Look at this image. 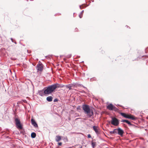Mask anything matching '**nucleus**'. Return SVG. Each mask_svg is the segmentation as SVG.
Segmentation results:
<instances>
[{
	"mask_svg": "<svg viewBox=\"0 0 148 148\" xmlns=\"http://www.w3.org/2000/svg\"><path fill=\"white\" fill-rule=\"evenodd\" d=\"M111 123L112 124L115 126H117L119 124L118 120L115 117L112 118V120L111 121Z\"/></svg>",
	"mask_w": 148,
	"mask_h": 148,
	"instance_id": "nucleus-3",
	"label": "nucleus"
},
{
	"mask_svg": "<svg viewBox=\"0 0 148 148\" xmlns=\"http://www.w3.org/2000/svg\"><path fill=\"white\" fill-rule=\"evenodd\" d=\"M58 101V99H55L54 100V102H56Z\"/></svg>",
	"mask_w": 148,
	"mask_h": 148,
	"instance_id": "nucleus-19",
	"label": "nucleus"
},
{
	"mask_svg": "<svg viewBox=\"0 0 148 148\" xmlns=\"http://www.w3.org/2000/svg\"><path fill=\"white\" fill-rule=\"evenodd\" d=\"M82 14H80L79 15V17L80 18H81L82 17Z\"/></svg>",
	"mask_w": 148,
	"mask_h": 148,
	"instance_id": "nucleus-20",
	"label": "nucleus"
},
{
	"mask_svg": "<svg viewBox=\"0 0 148 148\" xmlns=\"http://www.w3.org/2000/svg\"><path fill=\"white\" fill-rule=\"evenodd\" d=\"M22 101L26 103L27 102V101L25 100H23Z\"/></svg>",
	"mask_w": 148,
	"mask_h": 148,
	"instance_id": "nucleus-24",
	"label": "nucleus"
},
{
	"mask_svg": "<svg viewBox=\"0 0 148 148\" xmlns=\"http://www.w3.org/2000/svg\"><path fill=\"white\" fill-rule=\"evenodd\" d=\"M38 93L39 95L42 96H44V95L45 94L44 93V90H43L39 91Z\"/></svg>",
	"mask_w": 148,
	"mask_h": 148,
	"instance_id": "nucleus-12",
	"label": "nucleus"
},
{
	"mask_svg": "<svg viewBox=\"0 0 148 148\" xmlns=\"http://www.w3.org/2000/svg\"><path fill=\"white\" fill-rule=\"evenodd\" d=\"M80 8H81V6H80Z\"/></svg>",
	"mask_w": 148,
	"mask_h": 148,
	"instance_id": "nucleus-27",
	"label": "nucleus"
},
{
	"mask_svg": "<svg viewBox=\"0 0 148 148\" xmlns=\"http://www.w3.org/2000/svg\"><path fill=\"white\" fill-rule=\"evenodd\" d=\"M92 128L97 134H99L100 129L98 127L94 126H93Z\"/></svg>",
	"mask_w": 148,
	"mask_h": 148,
	"instance_id": "nucleus-6",
	"label": "nucleus"
},
{
	"mask_svg": "<svg viewBox=\"0 0 148 148\" xmlns=\"http://www.w3.org/2000/svg\"><path fill=\"white\" fill-rule=\"evenodd\" d=\"M107 108L110 110H114L116 111L118 110L117 108L114 106L112 104L110 103L107 106Z\"/></svg>",
	"mask_w": 148,
	"mask_h": 148,
	"instance_id": "nucleus-5",
	"label": "nucleus"
},
{
	"mask_svg": "<svg viewBox=\"0 0 148 148\" xmlns=\"http://www.w3.org/2000/svg\"><path fill=\"white\" fill-rule=\"evenodd\" d=\"M88 138H91V136L90 134H88Z\"/></svg>",
	"mask_w": 148,
	"mask_h": 148,
	"instance_id": "nucleus-21",
	"label": "nucleus"
},
{
	"mask_svg": "<svg viewBox=\"0 0 148 148\" xmlns=\"http://www.w3.org/2000/svg\"><path fill=\"white\" fill-rule=\"evenodd\" d=\"M126 118L129 119H131L132 120H134L136 118L135 116L131 115V114H127L126 116Z\"/></svg>",
	"mask_w": 148,
	"mask_h": 148,
	"instance_id": "nucleus-9",
	"label": "nucleus"
},
{
	"mask_svg": "<svg viewBox=\"0 0 148 148\" xmlns=\"http://www.w3.org/2000/svg\"><path fill=\"white\" fill-rule=\"evenodd\" d=\"M15 121L17 128L19 129H22V127L21 123L20 120L17 118H16Z\"/></svg>",
	"mask_w": 148,
	"mask_h": 148,
	"instance_id": "nucleus-4",
	"label": "nucleus"
},
{
	"mask_svg": "<svg viewBox=\"0 0 148 148\" xmlns=\"http://www.w3.org/2000/svg\"><path fill=\"white\" fill-rule=\"evenodd\" d=\"M110 133L111 134H114V133L113 132V131H110Z\"/></svg>",
	"mask_w": 148,
	"mask_h": 148,
	"instance_id": "nucleus-22",
	"label": "nucleus"
},
{
	"mask_svg": "<svg viewBox=\"0 0 148 148\" xmlns=\"http://www.w3.org/2000/svg\"><path fill=\"white\" fill-rule=\"evenodd\" d=\"M37 67L38 71H42L43 69V65L42 64H37Z\"/></svg>",
	"mask_w": 148,
	"mask_h": 148,
	"instance_id": "nucleus-7",
	"label": "nucleus"
},
{
	"mask_svg": "<svg viewBox=\"0 0 148 148\" xmlns=\"http://www.w3.org/2000/svg\"><path fill=\"white\" fill-rule=\"evenodd\" d=\"M82 108L85 113L89 117H91L93 114L92 110L90 109L89 106L87 105H84L82 106Z\"/></svg>",
	"mask_w": 148,
	"mask_h": 148,
	"instance_id": "nucleus-2",
	"label": "nucleus"
},
{
	"mask_svg": "<svg viewBox=\"0 0 148 148\" xmlns=\"http://www.w3.org/2000/svg\"><path fill=\"white\" fill-rule=\"evenodd\" d=\"M58 84H55L51 86H49L46 88L44 90V93L45 95H47L51 94L55 90L57 87Z\"/></svg>",
	"mask_w": 148,
	"mask_h": 148,
	"instance_id": "nucleus-1",
	"label": "nucleus"
},
{
	"mask_svg": "<svg viewBox=\"0 0 148 148\" xmlns=\"http://www.w3.org/2000/svg\"><path fill=\"white\" fill-rule=\"evenodd\" d=\"M118 128L114 129L113 130L114 134H118Z\"/></svg>",
	"mask_w": 148,
	"mask_h": 148,
	"instance_id": "nucleus-18",
	"label": "nucleus"
},
{
	"mask_svg": "<svg viewBox=\"0 0 148 148\" xmlns=\"http://www.w3.org/2000/svg\"><path fill=\"white\" fill-rule=\"evenodd\" d=\"M83 12H84V10H83L82 11V12H81L80 14H83Z\"/></svg>",
	"mask_w": 148,
	"mask_h": 148,
	"instance_id": "nucleus-25",
	"label": "nucleus"
},
{
	"mask_svg": "<svg viewBox=\"0 0 148 148\" xmlns=\"http://www.w3.org/2000/svg\"><path fill=\"white\" fill-rule=\"evenodd\" d=\"M73 85L72 84H69L68 85H66V87L69 88V90L71 89V88L73 87Z\"/></svg>",
	"mask_w": 148,
	"mask_h": 148,
	"instance_id": "nucleus-15",
	"label": "nucleus"
},
{
	"mask_svg": "<svg viewBox=\"0 0 148 148\" xmlns=\"http://www.w3.org/2000/svg\"><path fill=\"white\" fill-rule=\"evenodd\" d=\"M124 133V131L121 128H118V134L119 135L122 136H123Z\"/></svg>",
	"mask_w": 148,
	"mask_h": 148,
	"instance_id": "nucleus-8",
	"label": "nucleus"
},
{
	"mask_svg": "<svg viewBox=\"0 0 148 148\" xmlns=\"http://www.w3.org/2000/svg\"><path fill=\"white\" fill-rule=\"evenodd\" d=\"M11 40H12V42H13V38H11Z\"/></svg>",
	"mask_w": 148,
	"mask_h": 148,
	"instance_id": "nucleus-26",
	"label": "nucleus"
},
{
	"mask_svg": "<svg viewBox=\"0 0 148 148\" xmlns=\"http://www.w3.org/2000/svg\"><path fill=\"white\" fill-rule=\"evenodd\" d=\"M61 137L60 136H56V141L58 142L61 140Z\"/></svg>",
	"mask_w": 148,
	"mask_h": 148,
	"instance_id": "nucleus-11",
	"label": "nucleus"
},
{
	"mask_svg": "<svg viewBox=\"0 0 148 148\" xmlns=\"http://www.w3.org/2000/svg\"><path fill=\"white\" fill-rule=\"evenodd\" d=\"M121 122H125L130 125H131L130 122L126 120H122L121 121Z\"/></svg>",
	"mask_w": 148,
	"mask_h": 148,
	"instance_id": "nucleus-14",
	"label": "nucleus"
},
{
	"mask_svg": "<svg viewBox=\"0 0 148 148\" xmlns=\"http://www.w3.org/2000/svg\"><path fill=\"white\" fill-rule=\"evenodd\" d=\"M36 134L34 132H32L31 134V137L33 138H34L36 136Z\"/></svg>",
	"mask_w": 148,
	"mask_h": 148,
	"instance_id": "nucleus-16",
	"label": "nucleus"
},
{
	"mask_svg": "<svg viewBox=\"0 0 148 148\" xmlns=\"http://www.w3.org/2000/svg\"><path fill=\"white\" fill-rule=\"evenodd\" d=\"M58 144L59 145H62V143L61 142L59 143H58Z\"/></svg>",
	"mask_w": 148,
	"mask_h": 148,
	"instance_id": "nucleus-23",
	"label": "nucleus"
},
{
	"mask_svg": "<svg viewBox=\"0 0 148 148\" xmlns=\"http://www.w3.org/2000/svg\"><path fill=\"white\" fill-rule=\"evenodd\" d=\"M120 114H121V116H123L125 118H126V116L127 115V114H126L125 113H120Z\"/></svg>",
	"mask_w": 148,
	"mask_h": 148,
	"instance_id": "nucleus-17",
	"label": "nucleus"
},
{
	"mask_svg": "<svg viewBox=\"0 0 148 148\" xmlns=\"http://www.w3.org/2000/svg\"><path fill=\"white\" fill-rule=\"evenodd\" d=\"M53 97L52 96H49L47 98V100L49 102L51 101H52Z\"/></svg>",
	"mask_w": 148,
	"mask_h": 148,
	"instance_id": "nucleus-13",
	"label": "nucleus"
},
{
	"mask_svg": "<svg viewBox=\"0 0 148 148\" xmlns=\"http://www.w3.org/2000/svg\"><path fill=\"white\" fill-rule=\"evenodd\" d=\"M31 121L32 124L34 125L35 127H38V125L35 122V121L33 119H32L31 120Z\"/></svg>",
	"mask_w": 148,
	"mask_h": 148,
	"instance_id": "nucleus-10",
	"label": "nucleus"
}]
</instances>
